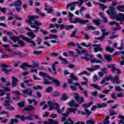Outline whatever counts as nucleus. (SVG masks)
<instances>
[{"mask_svg":"<svg viewBox=\"0 0 124 124\" xmlns=\"http://www.w3.org/2000/svg\"><path fill=\"white\" fill-rule=\"evenodd\" d=\"M67 98H68V96L67 95V94L64 93L62 94V98H61V100H66V99H67Z\"/></svg>","mask_w":124,"mask_h":124,"instance_id":"obj_43","label":"nucleus"},{"mask_svg":"<svg viewBox=\"0 0 124 124\" xmlns=\"http://www.w3.org/2000/svg\"><path fill=\"white\" fill-rule=\"evenodd\" d=\"M67 105L70 106V107H78L79 104H75L74 101H71L70 102L68 103Z\"/></svg>","mask_w":124,"mask_h":124,"instance_id":"obj_24","label":"nucleus"},{"mask_svg":"<svg viewBox=\"0 0 124 124\" xmlns=\"http://www.w3.org/2000/svg\"><path fill=\"white\" fill-rule=\"evenodd\" d=\"M91 63H102V61L94 58L90 60Z\"/></svg>","mask_w":124,"mask_h":124,"instance_id":"obj_25","label":"nucleus"},{"mask_svg":"<svg viewBox=\"0 0 124 124\" xmlns=\"http://www.w3.org/2000/svg\"><path fill=\"white\" fill-rule=\"evenodd\" d=\"M80 45H81L82 46H83L84 47H89L90 49H92L93 47H94V52H95V53L98 52V51H102V48L99 45H92L90 43H88L87 44L83 42L80 43Z\"/></svg>","mask_w":124,"mask_h":124,"instance_id":"obj_3","label":"nucleus"},{"mask_svg":"<svg viewBox=\"0 0 124 124\" xmlns=\"http://www.w3.org/2000/svg\"><path fill=\"white\" fill-rule=\"evenodd\" d=\"M45 124H59V121L58 120H55L52 119H49L47 122H44Z\"/></svg>","mask_w":124,"mask_h":124,"instance_id":"obj_18","label":"nucleus"},{"mask_svg":"<svg viewBox=\"0 0 124 124\" xmlns=\"http://www.w3.org/2000/svg\"><path fill=\"white\" fill-rule=\"evenodd\" d=\"M99 68H100V65H96L91 68H87V70H88V71H94L97 70V69H99Z\"/></svg>","mask_w":124,"mask_h":124,"instance_id":"obj_21","label":"nucleus"},{"mask_svg":"<svg viewBox=\"0 0 124 124\" xmlns=\"http://www.w3.org/2000/svg\"><path fill=\"white\" fill-rule=\"evenodd\" d=\"M3 106H5L6 109L7 110H9L10 111H12L15 109V108L14 106H11L9 104L8 101H5V103L3 104Z\"/></svg>","mask_w":124,"mask_h":124,"instance_id":"obj_13","label":"nucleus"},{"mask_svg":"<svg viewBox=\"0 0 124 124\" xmlns=\"http://www.w3.org/2000/svg\"><path fill=\"white\" fill-rule=\"evenodd\" d=\"M15 118L16 119H20L21 121H24L27 120V117L24 115L20 116V115H16L15 116Z\"/></svg>","mask_w":124,"mask_h":124,"instance_id":"obj_26","label":"nucleus"},{"mask_svg":"<svg viewBox=\"0 0 124 124\" xmlns=\"http://www.w3.org/2000/svg\"><path fill=\"white\" fill-rule=\"evenodd\" d=\"M74 97H75L76 100H77L79 103H82V102H84V97H79V95L77 93H74L73 94Z\"/></svg>","mask_w":124,"mask_h":124,"instance_id":"obj_7","label":"nucleus"},{"mask_svg":"<svg viewBox=\"0 0 124 124\" xmlns=\"http://www.w3.org/2000/svg\"><path fill=\"white\" fill-rule=\"evenodd\" d=\"M74 121L71 119L70 118H68L67 120L64 122L63 124H74Z\"/></svg>","mask_w":124,"mask_h":124,"instance_id":"obj_31","label":"nucleus"},{"mask_svg":"<svg viewBox=\"0 0 124 124\" xmlns=\"http://www.w3.org/2000/svg\"><path fill=\"white\" fill-rule=\"evenodd\" d=\"M33 116V114H30L29 116H26V119L30 120V121H32V120H33V118L32 117Z\"/></svg>","mask_w":124,"mask_h":124,"instance_id":"obj_50","label":"nucleus"},{"mask_svg":"<svg viewBox=\"0 0 124 124\" xmlns=\"http://www.w3.org/2000/svg\"><path fill=\"white\" fill-rule=\"evenodd\" d=\"M93 105V102H90L88 104H84L82 105V106L83 107V108H84V109H86V108H88L89 106H91V105Z\"/></svg>","mask_w":124,"mask_h":124,"instance_id":"obj_51","label":"nucleus"},{"mask_svg":"<svg viewBox=\"0 0 124 124\" xmlns=\"http://www.w3.org/2000/svg\"><path fill=\"white\" fill-rule=\"evenodd\" d=\"M21 5H22V1L16 0L15 2V6L17 12L21 11Z\"/></svg>","mask_w":124,"mask_h":124,"instance_id":"obj_8","label":"nucleus"},{"mask_svg":"<svg viewBox=\"0 0 124 124\" xmlns=\"http://www.w3.org/2000/svg\"><path fill=\"white\" fill-rule=\"evenodd\" d=\"M47 104L49 105V111H52L54 110V109H55L58 114H61L62 116H63L65 118H66V117H68L69 114H68L67 112H66L65 113H62V112L65 110V107H63L61 109H60V105H59L57 103L53 104L52 101H48L47 102Z\"/></svg>","mask_w":124,"mask_h":124,"instance_id":"obj_2","label":"nucleus"},{"mask_svg":"<svg viewBox=\"0 0 124 124\" xmlns=\"http://www.w3.org/2000/svg\"><path fill=\"white\" fill-rule=\"evenodd\" d=\"M124 94L123 93H119L116 94V97H124Z\"/></svg>","mask_w":124,"mask_h":124,"instance_id":"obj_64","label":"nucleus"},{"mask_svg":"<svg viewBox=\"0 0 124 124\" xmlns=\"http://www.w3.org/2000/svg\"><path fill=\"white\" fill-rule=\"evenodd\" d=\"M39 75H40V76H42V77H44V78L43 84H44L45 85H49V84H52V82H53L56 87H60V86H61V82H60V81L58 80V79L56 78H54L50 77L48 74L44 73L42 72H40ZM46 78H47V79L51 81H49L46 79Z\"/></svg>","mask_w":124,"mask_h":124,"instance_id":"obj_1","label":"nucleus"},{"mask_svg":"<svg viewBox=\"0 0 124 124\" xmlns=\"http://www.w3.org/2000/svg\"><path fill=\"white\" fill-rule=\"evenodd\" d=\"M89 20H85L81 19V18H76L74 20V24H76V23H79V24H81L82 25L84 24H86V23H88Z\"/></svg>","mask_w":124,"mask_h":124,"instance_id":"obj_15","label":"nucleus"},{"mask_svg":"<svg viewBox=\"0 0 124 124\" xmlns=\"http://www.w3.org/2000/svg\"><path fill=\"white\" fill-rule=\"evenodd\" d=\"M34 25H31V27L32 29H35V30H34V32L37 33V32H38V30H39V26H41L42 24L37 20H34Z\"/></svg>","mask_w":124,"mask_h":124,"instance_id":"obj_6","label":"nucleus"},{"mask_svg":"<svg viewBox=\"0 0 124 124\" xmlns=\"http://www.w3.org/2000/svg\"><path fill=\"white\" fill-rule=\"evenodd\" d=\"M84 2V0H79L78 2H76L77 4H78V6H81L82 3Z\"/></svg>","mask_w":124,"mask_h":124,"instance_id":"obj_57","label":"nucleus"},{"mask_svg":"<svg viewBox=\"0 0 124 124\" xmlns=\"http://www.w3.org/2000/svg\"><path fill=\"white\" fill-rule=\"evenodd\" d=\"M76 2H73L69 4H68L66 6L67 8H68L69 7H70V10L71 11H72V10H74L75 9V7L76 6Z\"/></svg>","mask_w":124,"mask_h":124,"instance_id":"obj_19","label":"nucleus"},{"mask_svg":"<svg viewBox=\"0 0 124 124\" xmlns=\"http://www.w3.org/2000/svg\"><path fill=\"white\" fill-rule=\"evenodd\" d=\"M49 117L52 118V119H57L58 118V114H52L50 115Z\"/></svg>","mask_w":124,"mask_h":124,"instance_id":"obj_61","label":"nucleus"},{"mask_svg":"<svg viewBox=\"0 0 124 124\" xmlns=\"http://www.w3.org/2000/svg\"><path fill=\"white\" fill-rule=\"evenodd\" d=\"M34 107L31 106H28L24 108V111H32V110H34Z\"/></svg>","mask_w":124,"mask_h":124,"instance_id":"obj_28","label":"nucleus"},{"mask_svg":"<svg viewBox=\"0 0 124 124\" xmlns=\"http://www.w3.org/2000/svg\"><path fill=\"white\" fill-rule=\"evenodd\" d=\"M119 119H122V120H120L119 122V124H124V116L119 114L118 115Z\"/></svg>","mask_w":124,"mask_h":124,"instance_id":"obj_34","label":"nucleus"},{"mask_svg":"<svg viewBox=\"0 0 124 124\" xmlns=\"http://www.w3.org/2000/svg\"><path fill=\"white\" fill-rule=\"evenodd\" d=\"M111 82L113 83H115V84H120L121 83V81H120V80H119V78H118V77H115V78L111 80Z\"/></svg>","mask_w":124,"mask_h":124,"instance_id":"obj_30","label":"nucleus"},{"mask_svg":"<svg viewBox=\"0 0 124 124\" xmlns=\"http://www.w3.org/2000/svg\"><path fill=\"white\" fill-rule=\"evenodd\" d=\"M33 89H34V90H42V89H43V87L39 85H36L33 87Z\"/></svg>","mask_w":124,"mask_h":124,"instance_id":"obj_53","label":"nucleus"},{"mask_svg":"<svg viewBox=\"0 0 124 124\" xmlns=\"http://www.w3.org/2000/svg\"><path fill=\"white\" fill-rule=\"evenodd\" d=\"M20 67L24 70H26V69H28V67H31V65H29L28 63H24Z\"/></svg>","mask_w":124,"mask_h":124,"instance_id":"obj_29","label":"nucleus"},{"mask_svg":"<svg viewBox=\"0 0 124 124\" xmlns=\"http://www.w3.org/2000/svg\"><path fill=\"white\" fill-rule=\"evenodd\" d=\"M77 111L78 114H81V112H80V110H78L77 108H72V112H73L74 114H76V112Z\"/></svg>","mask_w":124,"mask_h":124,"instance_id":"obj_59","label":"nucleus"},{"mask_svg":"<svg viewBox=\"0 0 124 124\" xmlns=\"http://www.w3.org/2000/svg\"><path fill=\"white\" fill-rule=\"evenodd\" d=\"M105 79H106V80L107 81H109V80H113V79H112V77H111V76H107L105 78Z\"/></svg>","mask_w":124,"mask_h":124,"instance_id":"obj_56","label":"nucleus"},{"mask_svg":"<svg viewBox=\"0 0 124 124\" xmlns=\"http://www.w3.org/2000/svg\"><path fill=\"white\" fill-rule=\"evenodd\" d=\"M76 51L77 53L78 54H79V55H80L81 54H85V53L88 52L86 50L83 49L82 47L78 48V49H76Z\"/></svg>","mask_w":124,"mask_h":124,"instance_id":"obj_20","label":"nucleus"},{"mask_svg":"<svg viewBox=\"0 0 124 124\" xmlns=\"http://www.w3.org/2000/svg\"><path fill=\"white\" fill-rule=\"evenodd\" d=\"M52 91H53V88H52L51 87H48L46 88L45 90V93H51Z\"/></svg>","mask_w":124,"mask_h":124,"instance_id":"obj_49","label":"nucleus"},{"mask_svg":"<svg viewBox=\"0 0 124 124\" xmlns=\"http://www.w3.org/2000/svg\"><path fill=\"white\" fill-rule=\"evenodd\" d=\"M93 119H90L86 122V124H93Z\"/></svg>","mask_w":124,"mask_h":124,"instance_id":"obj_62","label":"nucleus"},{"mask_svg":"<svg viewBox=\"0 0 124 124\" xmlns=\"http://www.w3.org/2000/svg\"><path fill=\"white\" fill-rule=\"evenodd\" d=\"M10 95H11V93H6V100H5V101H8V103L10 102Z\"/></svg>","mask_w":124,"mask_h":124,"instance_id":"obj_39","label":"nucleus"},{"mask_svg":"<svg viewBox=\"0 0 124 124\" xmlns=\"http://www.w3.org/2000/svg\"><path fill=\"white\" fill-rule=\"evenodd\" d=\"M17 105L18 106H19V107H20V108H22L24 107L25 105V102L24 101L21 102L20 103H18L17 104Z\"/></svg>","mask_w":124,"mask_h":124,"instance_id":"obj_55","label":"nucleus"},{"mask_svg":"<svg viewBox=\"0 0 124 124\" xmlns=\"http://www.w3.org/2000/svg\"><path fill=\"white\" fill-rule=\"evenodd\" d=\"M74 28V26L73 25H66L65 27V28L66 30H69L70 29H73Z\"/></svg>","mask_w":124,"mask_h":124,"instance_id":"obj_54","label":"nucleus"},{"mask_svg":"<svg viewBox=\"0 0 124 124\" xmlns=\"http://www.w3.org/2000/svg\"><path fill=\"white\" fill-rule=\"evenodd\" d=\"M58 63H59V62H55L52 65V71H51V69L48 68L49 72H51V73L53 74L54 75H56V69L55 68V66H56V64H58Z\"/></svg>","mask_w":124,"mask_h":124,"instance_id":"obj_22","label":"nucleus"},{"mask_svg":"<svg viewBox=\"0 0 124 124\" xmlns=\"http://www.w3.org/2000/svg\"><path fill=\"white\" fill-rule=\"evenodd\" d=\"M108 25H110V26H113V25H114L115 26H116L117 27L115 28H112V31H119L121 30V27H120V24L116 22V21H112L108 23Z\"/></svg>","mask_w":124,"mask_h":124,"instance_id":"obj_12","label":"nucleus"},{"mask_svg":"<svg viewBox=\"0 0 124 124\" xmlns=\"http://www.w3.org/2000/svg\"><path fill=\"white\" fill-rule=\"evenodd\" d=\"M25 29L27 31H28L27 34L28 35V36L31 38H34L35 37H36V36L34 34V33H33V32L31 29H30V28L26 27Z\"/></svg>","mask_w":124,"mask_h":124,"instance_id":"obj_10","label":"nucleus"},{"mask_svg":"<svg viewBox=\"0 0 124 124\" xmlns=\"http://www.w3.org/2000/svg\"><path fill=\"white\" fill-rule=\"evenodd\" d=\"M75 86H78V87L79 90H80V91H81L82 93H84V94H85V96H88V92H87V91H84V89H83V88H82V86H81V85H80V83H75Z\"/></svg>","mask_w":124,"mask_h":124,"instance_id":"obj_16","label":"nucleus"},{"mask_svg":"<svg viewBox=\"0 0 124 124\" xmlns=\"http://www.w3.org/2000/svg\"><path fill=\"white\" fill-rule=\"evenodd\" d=\"M0 115H6L7 117H9V112L3 111L0 113Z\"/></svg>","mask_w":124,"mask_h":124,"instance_id":"obj_48","label":"nucleus"},{"mask_svg":"<svg viewBox=\"0 0 124 124\" xmlns=\"http://www.w3.org/2000/svg\"><path fill=\"white\" fill-rule=\"evenodd\" d=\"M108 68H111L112 71L114 73H117V74H120L121 73V71L118 69H116L115 66L113 64L108 65L107 66Z\"/></svg>","mask_w":124,"mask_h":124,"instance_id":"obj_14","label":"nucleus"},{"mask_svg":"<svg viewBox=\"0 0 124 124\" xmlns=\"http://www.w3.org/2000/svg\"><path fill=\"white\" fill-rule=\"evenodd\" d=\"M35 18H38V16H28V20H26L25 22L26 24H29V25H30V26H31V25H33L31 23V21L35 19Z\"/></svg>","mask_w":124,"mask_h":124,"instance_id":"obj_9","label":"nucleus"},{"mask_svg":"<svg viewBox=\"0 0 124 124\" xmlns=\"http://www.w3.org/2000/svg\"><path fill=\"white\" fill-rule=\"evenodd\" d=\"M85 113L83 111H81L80 114H82V115L86 114L87 117H89V116H90V115H91V111H90L89 110H88L87 109H85Z\"/></svg>","mask_w":124,"mask_h":124,"instance_id":"obj_35","label":"nucleus"},{"mask_svg":"<svg viewBox=\"0 0 124 124\" xmlns=\"http://www.w3.org/2000/svg\"><path fill=\"white\" fill-rule=\"evenodd\" d=\"M45 10H46L47 13H52L53 12V9H52V7H48L47 5H45Z\"/></svg>","mask_w":124,"mask_h":124,"instance_id":"obj_27","label":"nucleus"},{"mask_svg":"<svg viewBox=\"0 0 124 124\" xmlns=\"http://www.w3.org/2000/svg\"><path fill=\"white\" fill-rule=\"evenodd\" d=\"M93 0H84V1L86 2V4L88 7H92V3H91L90 1H92Z\"/></svg>","mask_w":124,"mask_h":124,"instance_id":"obj_45","label":"nucleus"},{"mask_svg":"<svg viewBox=\"0 0 124 124\" xmlns=\"http://www.w3.org/2000/svg\"><path fill=\"white\" fill-rule=\"evenodd\" d=\"M70 78L71 79V80H75V81H78V78L74 76V74L73 73L70 74Z\"/></svg>","mask_w":124,"mask_h":124,"instance_id":"obj_37","label":"nucleus"},{"mask_svg":"<svg viewBox=\"0 0 124 124\" xmlns=\"http://www.w3.org/2000/svg\"><path fill=\"white\" fill-rule=\"evenodd\" d=\"M37 45H40V43L42 42V39L41 38H39V37H37Z\"/></svg>","mask_w":124,"mask_h":124,"instance_id":"obj_58","label":"nucleus"},{"mask_svg":"<svg viewBox=\"0 0 124 124\" xmlns=\"http://www.w3.org/2000/svg\"><path fill=\"white\" fill-rule=\"evenodd\" d=\"M61 60H62V64H67L68 62L65 59L62 58V57H60Z\"/></svg>","mask_w":124,"mask_h":124,"instance_id":"obj_60","label":"nucleus"},{"mask_svg":"<svg viewBox=\"0 0 124 124\" xmlns=\"http://www.w3.org/2000/svg\"><path fill=\"white\" fill-rule=\"evenodd\" d=\"M55 26L57 29H59V28H60V30H63L64 28H65V26L63 24H55Z\"/></svg>","mask_w":124,"mask_h":124,"instance_id":"obj_36","label":"nucleus"},{"mask_svg":"<svg viewBox=\"0 0 124 124\" xmlns=\"http://www.w3.org/2000/svg\"><path fill=\"white\" fill-rule=\"evenodd\" d=\"M109 116H106L104 122V124H109L110 122H109Z\"/></svg>","mask_w":124,"mask_h":124,"instance_id":"obj_47","label":"nucleus"},{"mask_svg":"<svg viewBox=\"0 0 124 124\" xmlns=\"http://www.w3.org/2000/svg\"><path fill=\"white\" fill-rule=\"evenodd\" d=\"M116 8L118 11L124 12V5H118L117 6Z\"/></svg>","mask_w":124,"mask_h":124,"instance_id":"obj_33","label":"nucleus"},{"mask_svg":"<svg viewBox=\"0 0 124 124\" xmlns=\"http://www.w3.org/2000/svg\"><path fill=\"white\" fill-rule=\"evenodd\" d=\"M97 80H98V78L97 76H96V75H94L93 77V81L96 82V81H97Z\"/></svg>","mask_w":124,"mask_h":124,"instance_id":"obj_63","label":"nucleus"},{"mask_svg":"<svg viewBox=\"0 0 124 124\" xmlns=\"http://www.w3.org/2000/svg\"><path fill=\"white\" fill-rule=\"evenodd\" d=\"M14 54L15 55H17V56H19V57H21V58H23L24 57V55H23L21 52H19V51H15L14 52Z\"/></svg>","mask_w":124,"mask_h":124,"instance_id":"obj_52","label":"nucleus"},{"mask_svg":"<svg viewBox=\"0 0 124 124\" xmlns=\"http://www.w3.org/2000/svg\"><path fill=\"white\" fill-rule=\"evenodd\" d=\"M90 87H93L94 89H96V90H98V91L101 90V88L99 87L97 84H90Z\"/></svg>","mask_w":124,"mask_h":124,"instance_id":"obj_38","label":"nucleus"},{"mask_svg":"<svg viewBox=\"0 0 124 124\" xmlns=\"http://www.w3.org/2000/svg\"><path fill=\"white\" fill-rule=\"evenodd\" d=\"M100 31H102V35L100 37H99L98 38H96V39H97L98 40H103L104 38H105L106 36H107L108 34H109L110 32L109 31H107L106 29L105 28H103V27H100Z\"/></svg>","mask_w":124,"mask_h":124,"instance_id":"obj_4","label":"nucleus"},{"mask_svg":"<svg viewBox=\"0 0 124 124\" xmlns=\"http://www.w3.org/2000/svg\"><path fill=\"white\" fill-rule=\"evenodd\" d=\"M93 22L97 26H99V25H100V19L93 20Z\"/></svg>","mask_w":124,"mask_h":124,"instance_id":"obj_46","label":"nucleus"},{"mask_svg":"<svg viewBox=\"0 0 124 124\" xmlns=\"http://www.w3.org/2000/svg\"><path fill=\"white\" fill-rule=\"evenodd\" d=\"M85 30L86 31H89V30H91V31H94L95 30V28L93 26H88Z\"/></svg>","mask_w":124,"mask_h":124,"instance_id":"obj_44","label":"nucleus"},{"mask_svg":"<svg viewBox=\"0 0 124 124\" xmlns=\"http://www.w3.org/2000/svg\"><path fill=\"white\" fill-rule=\"evenodd\" d=\"M1 88L4 90H0V97L3 96L5 94V92H10V89L5 86H1Z\"/></svg>","mask_w":124,"mask_h":124,"instance_id":"obj_11","label":"nucleus"},{"mask_svg":"<svg viewBox=\"0 0 124 124\" xmlns=\"http://www.w3.org/2000/svg\"><path fill=\"white\" fill-rule=\"evenodd\" d=\"M31 90L30 89L22 91V94L23 96H27V95H31Z\"/></svg>","mask_w":124,"mask_h":124,"instance_id":"obj_17","label":"nucleus"},{"mask_svg":"<svg viewBox=\"0 0 124 124\" xmlns=\"http://www.w3.org/2000/svg\"><path fill=\"white\" fill-rule=\"evenodd\" d=\"M97 106L98 108H104L107 106V105L105 103H103L101 104H97Z\"/></svg>","mask_w":124,"mask_h":124,"instance_id":"obj_41","label":"nucleus"},{"mask_svg":"<svg viewBox=\"0 0 124 124\" xmlns=\"http://www.w3.org/2000/svg\"><path fill=\"white\" fill-rule=\"evenodd\" d=\"M18 82V79L14 77H12V87H16V85H17V83Z\"/></svg>","mask_w":124,"mask_h":124,"instance_id":"obj_23","label":"nucleus"},{"mask_svg":"<svg viewBox=\"0 0 124 124\" xmlns=\"http://www.w3.org/2000/svg\"><path fill=\"white\" fill-rule=\"evenodd\" d=\"M106 50L108 52H109V53H112V52H114V48H111L108 46L106 47Z\"/></svg>","mask_w":124,"mask_h":124,"instance_id":"obj_40","label":"nucleus"},{"mask_svg":"<svg viewBox=\"0 0 124 124\" xmlns=\"http://www.w3.org/2000/svg\"><path fill=\"white\" fill-rule=\"evenodd\" d=\"M19 37L20 38H22V39H23L24 40H25V41H26L27 42L30 43L31 47H35L36 46V44L32 40V39H30L28 37H26L23 35H20Z\"/></svg>","mask_w":124,"mask_h":124,"instance_id":"obj_5","label":"nucleus"},{"mask_svg":"<svg viewBox=\"0 0 124 124\" xmlns=\"http://www.w3.org/2000/svg\"><path fill=\"white\" fill-rule=\"evenodd\" d=\"M83 74H86L87 76H90V73L87 72V71H84L81 72L78 74V76H81V75H83Z\"/></svg>","mask_w":124,"mask_h":124,"instance_id":"obj_42","label":"nucleus"},{"mask_svg":"<svg viewBox=\"0 0 124 124\" xmlns=\"http://www.w3.org/2000/svg\"><path fill=\"white\" fill-rule=\"evenodd\" d=\"M104 57L108 62H110V61H112V56L109 54H106L104 56Z\"/></svg>","mask_w":124,"mask_h":124,"instance_id":"obj_32","label":"nucleus"}]
</instances>
